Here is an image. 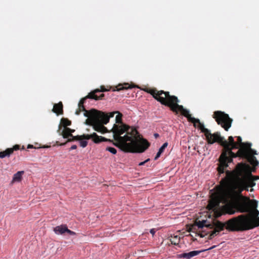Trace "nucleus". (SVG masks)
<instances>
[{"label":"nucleus","mask_w":259,"mask_h":259,"mask_svg":"<svg viewBox=\"0 0 259 259\" xmlns=\"http://www.w3.org/2000/svg\"><path fill=\"white\" fill-rule=\"evenodd\" d=\"M250 168L248 164L239 163L233 170L225 171L226 177L222 179V184L224 187L222 193L224 202L242 196L243 191H248L249 188L255 185L254 181L258 178L251 174Z\"/></svg>","instance_id":"nucleus-2"},{"label":"nucleus","mask_w":259,"mask_h":259,"mask_svg":"<svg viewBox=\"0 0 259 259\" xmlns=\"http://www.w3.org/2000/svg\"><path fill=\"white\" fill-rule=\"evenodd\" d=\"M236 157L245 159L249 163L253 166H256L258 164V161L253 155H249L246 150L244 149H239L237 152Z\"/></svg>","instance_id":"nucleus-11"},{"label":"nucleus","mask_w":259,"mask_h":259,"mask_svg":"<svg viewBox=\"0 0 259 259\" xmlns=\"http://www.w3.org/2000/svg\"><path fill=\"white\" fill-rule=\"evenodd\" d=\"M238 197H241L242 200L234 201L235 199H231L223 207L224 210L229 214H234L236 212L248 213L234 217L225 223L219 221H216L212 224L207 223L206 220L196 221V226L202 229V233L200 235L201 237L209 234L208 239H211L221 231L224 230L225 227L229 231L242 232L259 226L257 201L254 199L250 200L248 197L242 195L237 196Z\"/></svg>","instance_id":"nucleus-1"},{"label":"nucleus","mask_w":259,"mask_h":259,"mask_svg":"<svg viewBox=\"0 0 259 259\" xmlns=\"http://www.w3.org/2000/svg\"><path fill=\"white\" fill-rule=\"evenodd\" d=\"M74 131V130H72L69 127H66L60 134L64 138H68L70 136H72V133Z\"/></svg>","instance_id":"nucleus-17"},{"label":"nucleus","mask_w":259,"mask_h":259,"mask_svg":"<svg viewBox=\"0 0 259 259\" xmlns=\"http://www.w3.org/2000/svg\"><path fill=\"white\" fill-rule=\"evenodd\" d=\"M54 231L56 234H64L67 233L70 235H75V232L68 229L66 225L58 226L54 228Z\"/></svg>","instance_id":"nucleus-12"},{"label":"nucleus","mask_w":259,"mask_h":259,"mask_svg":"<svg viewBox=\"0 0 259 259\" xmlns=\"http://www.w3.org/2000/svg\"><path fill=\"white\" fill-rule=\"evenodd\" d=\"M162 153V152H160V151L159 150L154 158V160H157L160 156V155Z\"/></svg>","instance_id":"nucleus-28"},{"label":"nucleus","mask_w":259,"mask_h":259,"mask_svg":"<svg viewBox=\"0 0 259 259\" xmlns=\"http://www.w3.org/2000/svg\"><path fill=\"white\" fill-rule=\"evenodd\" d=\"M203 133L208 144H213L217 142L223 147L224 149L219 157L217 170L220 175L224 174L225 168L228 167V164L232 162L233 158L236 157L237 153H234L232 150L238 149V144L234 141L232 136L229 137L228 141L226 140L219 132L211 134L208 129H203Z\"/></svg>","instance_id":"nucleus-4"},{"label":"nucleus","mask_w":259,"mask_h":259,"mask_svg":"<svg viewBox=\"0 0 259 259\" xmlns=\"http://www.w3.org/2000/svg\"><path fill=\"white\" fill-rule=\"evenodd\" d=\"M237 141L236 142V143H237L238 144V148L242 147L243 146H246V143H243L242 142V139L240 136L237 137Z\"/></svg>","instance_id":"nucleus-24"},{"label":"nucleus","mask_w":259,"mask_h":259,"mask_svg":"<svg viewBox=\"0 0 259 259\" xmlns=\"http://www.w3.org/2000/svg\"><path fill=\"white\" fill-rule=\"evenodd\" d=\"M100 113H102L101 117L97 119V121L94 122L93 128L95 131L104 134L108 132V131L104 124H107L109 121L110 117H113L115 114H117L118 111H114L109 113V115L99 111Z\"/></svg>","instance_id":"nucleus-6"},{"label":"nucleus","mask_w":259,"mask_h":259,"mask_svg":"<svg viewBox=\"0 0 259 259\" xmlns=\"http://www.w3.org/2000/svg\"><path fill=\"white\" fill-rule=\"evenodd\" d=\"M215 246H216L215 245H214V246H212V247H210L209 248H208L207 250H210V249H213V248H215Z\"/></svg>","instance_id":"nucleus-35"},{"label":"nucleus","mask_w":259,"mask_h":259,"mask_svg":"<svg viewBox=\"0 0 259 259\" xmlns=\"http://www.w3.org/2000/svg\"><path fill=\"white\" fill-rule=\"evenodd\" d=\"M116 89H114L113 91H121L123 90H127L128 89H131L132 87L129 85L128 83H124L123 84H119L117 86L115 87Z\"/></svg>","instance_id":"nucleus-19"},{"label":"nucleus","mask_w":259,"mask_h":259,"mask_svg":"<svg viewBox=\"0 0 259 259\" xmlns=\"http://www.w3.org/2000/svg\"><path fill=\"white\" fill-rule=\"evenodd\" d=\"M109 91V90L106 89L104 86H101L100 89H97L94 90V91L91 92L93 94H94V96L96 97L95 98L97 99V100H102L103 98L104 97V94H101L99 96L98 95V93H101V92H105L106 91Z\"/></svg>","instance_id":"nucleus-15"},{"label":"nucleus","mask_w":259,"mask_h":259,"mask_svg":"<svg viewBox=\"0 0 259 259\" xmlns=\"http://www.w3.org/2000/svg\"><path fill=\"white\" fill-rule=\"evenodd\" d=\"M106 150L111 152L113 154H115L117 152V151L115 148L111 147H107L106 148Z\"/></svg>","instance_id":"nucleus-25"},{"label":"nucleus","mask_w":259,"mask_h":259,"mask_svg":"<svg viewBox=\"0 0 259 259\" xmlns=\"http://www.w3.org/2000/svg\"><path fill=\"white\" fill-rule=\"evenodd\" d=\"M144 91L151 95L162 105L168 107L173 112L178 114L180 112L182 115L187 117L189 122L193 123L195 127L199 128L202 133H203V129H207L204 127V124L200 122L199 119L192 117L187 109H185L182 105H179V100L178 97L170 95L169 92L163 90L158 91L155 88H147Z\"/></svg>","instance_id":"nucleus-5"},{"label":"nucleus","mask_w":259,"mask_h":259,"mask_svg":"<svg viewBox=\"0 0 259 259\" xmlns=\"http://www.w3.org/2000/svg\"><path fill=\"white\" fill-rule=\"evenodd\" d=\"M154 137H155V138H157V137H159V134H158L156 133V134H154Z\"/></svg>","instance_id":"nucleus-34"},{"label":"nucleus","mask_w":259,"mask_h":259,"mask_svg":"<svg viewBox=\"0 0 259 259\" xmlns=\"http://www.w3.org/2000/svg\"><path fill=\"white\" fill-rule=\"evenodd\" d=\"M76 148H77V146H76V145H72V146L70 148V150H74V149H76Z\"/></svg>","instance_id":"nucleus-31"},{"label":"nucleus","mask_w":259,"mask_h":259,"mask_svg":"<svg viewBox=\"0 0 259 259\" xmlns=\"http://www.w3.org/2000/svg\"><path fill=\"white\" fill-rule=\"evenodd\" d=\"M220 185H221V189L220 191L219 195L218 196H215L213 198H212L208 202V204L207 205V208L209 210H212L213 211L215 210L218 208V207L219 206L220 203L221 202H222L223 203L225 204L224 206L222 207V210L223 212L224 213H227L225 212V211L223 209V207L225 206L226 205L228 204V202H224V200L222 197V193L224 190V186L222 184V180L220 181Z\"/></svg>","instance_id":"nucleus-10"},{"label":"nucleus","mask_w":259,"mask_h":259,"mask_svg":"<svg viewBox=\"0 0 259 259\" xmlns=\"http://www.w3.org/2000/svg\"><path fill=\"white\" fill-rule=\"evenodd\" d=\"M67 140L65 143H61L59 145L63 146L65 145L67 142H71L74 141H79L82 140H89L92 139L95 143L98 144L102 142H106L109 141L112 142V141L110 139H106L102 136H99L96 133H94L92 134H83L82 135H77V136H70L69 138H67Z\"/></svg>","instance_id":"nucleus-7"},{"label":"nucleus","mask_w":259,"mask_h":259,"mask_svg":"<svg viewBox=\"0 0 259 259\" xmlns=\"http://www.w3.org/2000/svg\"><path fill=\"white\" fill-rule=\"evenodd\" d=\"M213 118L215 119L218 124L221 125L226 131H228L231 126L233 120L229 117L228 114L224 112L215 111L213 113Z\"/></svg>","instance_id":"nucleus-9"},{"label":"nucleus","mask_w":259,"mask_h":259,"mask_svg":"<svg viewBox=\"0 0 259 259\" xmlns=\"http://www.w3.org/2000/svg\"><path fill=\"white\" fill-rule=\"evenodd\" d=\"M81 112V111L79 108H78L75 111V114L76 115H79Z\"/></svg>","instance_id":"nucleus-32"},{"label":"nucleus","mask_w":259,"mask_h":259,"mask_svg":"<svg viewBox=\"0 0 259 259\" xmlns=\"http://www.w3.org/2000/svg\"><path fill=\"white\" fill-rule=\"evenodd\" d=\"M61 127V126L60 125V127ZM60 131V128L59 129V131Z\"/></svg>","instance_id":"nucleus-36"},{"label":"nucleus","mask_w":259,"mask_h":259,"mask_svg":"<svg viewBox=\"0 0 259 259\" xmlns=\"http://www.w3.org/2000/svg\"><path fill=\"white\" fill-rule=\"evenodd\" d=\"M33 148V146L32 145L29 144L27 146V148H28V149H29V148Z\"/></svg>","instance_id":"nucleus-33"},{"label":"nucleus","mask_w":259,"mask_h":259,"mask_svg":"<svg viewBox=\"0 0 259 259\" xmlns=\"http://www.w3.org/2000/svg\"><path fill=\"white\" fill-rule=\"evenodd\" d=\"M96 97L94 96V94H93L92 93L90 92V93H89V94L85 96V97L82 98L79 102V104H82V105H83L85 100L87 99H94L95 100H97V99L95 98Z\"/></svg>","instance_id":"nucleus-20"},{"label":"nucleus","mask_w":259,"mask_h":259,"mask_svg":"<svg viewBox=\"0 0 259 259\" xmlns=\"http://www.w3.org/2000/svg\"><path fill=\"white\" fill-rule=\"evenodd\" d=\"M116 123L112 128L115 143L113 144L125 152L142 153L150 146L149 142L141 138L137 130L122 122V114L119 111Z\"/></svg>","instance_id":"nucleus-3"},{"label":"nucleus","mask_w":259,"mask_h":259,"mask_svg":"<svg viewBox=\"0 0 259 259\" xmlns=\"http://www.w3.org/2000/svg\"><path fill=\"white\" fill-rule=\"evenodd\" d=\"M52 111L56 113L57 115L63 114V109L62 103L61 102H60L57 104H55L54 105Z\"/></svg>","instance_id":"nucleus-16"},{"label":"nucleus","mask_w":259,"mask_h":259,"mask_svg":"<svg viewBox=\"0 0 259 259\" xmlns=\"http://www.w3.org/2000/svg\"><path fill=\"white\" fill-rule=\"evenodd\" d=\"M202 251L194 250L187 253H182L178 255L179 258L190 259L193 256L198 255Z\"/></svg>","instance_id":"nucleus-14"},{"label":"nucleus","mask_w":259,"mask_h":259,"mask_svg":"<svg viewBox=\"0 0 259 259\" xmlns=\"http://www.w3.org/2000/svg\"><path fill=\"white\" fill-rule=\"evenodd\" d=\"M170 241L171 244L178 245L180 241V237L178 235H174V236L171 237Z\"/></svg>","instance_id":"nucleus-22"},{"label":"nucleus","mask_w":259,"mask_h":259,"mask_svg":"<svg viewBox=\"0 0 259 259\" xmlns=\"http://www.w3.org/2000/svg\"><path fill=\"white\" fill-rule=\"evenodd\" d=\"M78 108L81 111H84V116L87 117L88 118L85 120V123L87 125L93 126L94 122L97 121V119L101 117L102 113H100L99 110L95 109H92L90 110H87L85 109L84 105H78Z\"/></svg>","instance_id":"nucleus-8"},{"label":"nucleus","mask_w":259,"mask_h":259,"mask_svg":"<svg viewBox=\"0 0 259 259\" xmlns=\"http://www.w3.org/2000/svg\"><path fill=\"white\" fill-rule=\"evenodd\" d=\"M80 141V146L81 147H82V148H84L87 145H88V142L86 141H82V140H79Z\"/></svg>","instance_id":"nucleus-27"},{"label":"nucleus","mask_w":259,"mask_h":259,"mask_svg":"<svg viewBox=\"0 0 259 259\" xmlns=\"http://www.w3.org/2000/svg\"><path fill=\"white\" fill-rule=\"evenodd\" d=\"M20 149L19 145H15L13 148H7L6 150L0 152V158H3L5 157H9L14 151Z\"/></svg>","instance_id":"nucleus-13"},{"label":"nucleus","mask_w":259,"mask_h":259,"mask_svg":"<svg viewBox=\"0 0 259 259\" xmlns=\"http://www.w3.org/2000/svg\"><path fill=\"white\" fill-rule=\"evenodd\" d=\"M24 171H19L14 174L13 178V181L15 182H20L22 179V175L24 174Z\"/></svg>","instance_id":"nucleus-21"},{"label":"nucleus","mask_w":259,"mask_h":259,"mask_svg":"<svg viewBox=\"0 0 259 259\" xmlns=\"http://www.w3.org/2000/svg\"><path fill=\"white\" fill-rule=\"evenodd\" d=\"M149 160H150V159H149V158H148V159H146V160H145L144 161H143V162H140V163L139 164V165H144V164H145V163H146L147 162H148V161H149Z\"/></svg>","instance_id":"nucleus-29"},{"label":"nucleus","mask_w":259,"mask_h":259,"mask_svg":"<svg viewBox=\"0 0 259 259\" xmlns=\"http://www.w3.org/2000/svg\"><path fill=\"white\" fill-rule=\"evenodd\" d=\"M168 145V143L167 142L164 143L162 146L159 148V150L160 151V152H162V153L163 152L164 149L167 147Z\"/></svg>","instance_id":"nucleus-26"},{"label":"nucleus","mask_w":259,"mask_h":259,"mask_svg":"<svg viewBox=\"0 0 259 259\" xmlns=\"http://www.w3.org/2000/svg\"><path fill=\"white\" fill-rule=\"evenodd\" d=\"M61 124L65 127L71 124V121L67 118H62L61 120Z\"/></svg>","instance_id":"nucleus-23"},{"label":"nucleus","mask_w":259,"mask_h":259,"mask_svg":"<svg viewBox=\"0 0 259 259\" xmlns=\"http://www.w3.org/2000/svg\"><path fill=\"white\" fill-rule=\"evenodd\" d=\"M150 232L153 236L155 234V232H156V230H155V229H152L150 230Z\"/></svg>","instance_id":"nucleus-30"},{"label":"nucleus","mask_w":259,"mask_h":259,"mask_svg":"<svg viewBox=\"0 0 259 259\" xmlns=\"http://www.w3.org/2000/svg\"><path fill=\"white\" fill-rule=\"evenodd\" d=\"M251 144L250 143H246V146H243L241 147L240 149H245L248 153V155H256V151L251 148Z\"/></svg>","instance_id":"nucleus-18"}]
</instances>
